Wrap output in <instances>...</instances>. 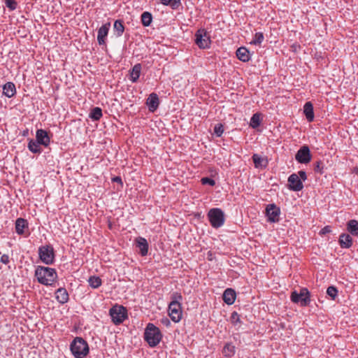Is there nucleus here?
Instances as JSON below:
<instances>
[{"mask_svg": "<svg viewBox=\"0 0 358 358\" xmlns=\"http://www.w3.org/2000/svg\"><path fill=\"white\" fill-rule=\"evenodd\" d=\"M101 117L102 110L99 107L94 108L90 114V117L94 120H99Z\"/></svg>", "mask_w": 358, "mask_h": 358, "instance_id": "7c9ffc66", "label": "nucleus"}, {"mask_svg": "<svg viewBox=\"0 0 358 358\" xmlns=\"http://www.w3.org/2000/svg\"><path fill=\"white\" fill-rule=\"evenodd\" d=\"M113 182H118V183H120L122 185V179L119 176H116V177H114L113 178Z\"/></svg>", "mask_w": 358, "mask_h": 358, "instance_id": "49530a36", "label": "nucleus"}, {"mask_svg": "<svg viewBox=\"0 0 358 358\" xmlns=\"http://www.w3.org/2000/svg\"><path fill=\"white\" fill-rule=\"evenodd\" d=\"M347 230L352 236H358V221L356 220H350L347 223Z\"/></svg>", "mask_w": 358, "mask_h": 358, "instance_id": "a878e982", "label": "nucleus"}, {"mask_svg": "<svg viewBox=\"0 0 358 358\" xmlns=\"http://www.w3.org/2000/svg\"><path fill=\"white\" fill-rule=\"evenodd\" d=\"M136 247L140 250V254L145 256L148 252V243L147 240L143 237H138L136 239Z\"/></svg>", "mask_w": 358, "mask_h": 358, "instance_id": "dca6fc26", "label": "nucleus"}, {"mask_svg": "<svg viewBox=\"0 0 358 358\" xmlns=\"http://www.w3.org/2000/svg\"><path fill=\"white\" fill-rule=\"evenodd\" d=\"M112 322L115 325L122 324L127 318V310L122 305H115L109 310Z\"/></svg>", "mask_w": 358, "mask_h": 358, "instance_id": "39448f33", "label": "nucleus"}, {"mask_svg": "<svg viewBox=\"0 0 358 358\" xmlns=\"http://www.w3.org/2000/svg\"><path fill=\"white\" fill-rule=\"evenodd\" d=\"M312 155L310 148L304 145L300 148L295 155V159L300 164H308L311 161Z\"/></svg>", "mask_w": 358, "mask_h": 358, "instance_id": "9d476101", "label": "nucleus"}, {"mask_svg": "<svg viewBox=\"0 0 358 358\" xmlns=\"http://www.w3.org/2000/svg\"><path fill=\"white\" fill-rule=\"evenodd\" d=\"M142 66L141 64H136L134 66L132 69L129 71L130 78L129 80L132 83H136L141 75Z\"/></svg>", "mask_w": 358, "mask_h": 358, "instance_id": "412c9836", "label": "nucleus"}, {"mask_svg": "<svg viewBox=\"0 0 358 358\" xmlns=\"http://www.w3.org/2000/svg\"><path fill=\"white\" fill-rule=\"evenodd\" d=\"M152 17L150 13L144 12L141 15V22L145 27H148L152 22Z\"/></svg>", "mask_w": 358, "mask_h": 358, "instance_id": "c756f323", "label": "nucleus"}, {"mask_svg": "<svg viewBox=\"0 0 358 358\" xmlns=\"http://www.w3.org/2000/svg\"><path fill=\"white\" fill-rule=\"evenodd\" d=\"M291 300L294 303H300L301 306H307L310 301V292L306 288H302L300 293L294 291L292 292Z\"/></svg>", "mask_w": 358, "mask_h": 358, "instance_id": "0eeeda50", "label": "nucleus"}, {"mask_svg": "<svg viewBox=\"0 0 358 358\" xmlns=\"http://www.w3.org/2000/svg\"><path fill=\"white\" fill-rule=\"evenodd\" d=\"M35 276L39 283L45 285H52L57 278L55 268L38 266L35 271Z\"/></svg>", "mask_w": 358, "mask_h": 358, "instance_id": "f257e3e1", "label": "nucleus"}, {"mask_svg": "<svg viewBox=\"0 0 358 358\" xmlns=\"http://www.w3.org/2000/svg\"><path fill=\"white\" fill-rule=\"evenodd\" d=\"M260 122H261L260 115L259 113H255L251 117L250 125L252 128H257L259 126Z\"/></svg>", "mask_w": 358, "mask_h": 358, "instance_id": "473e14b6", "label": "nucleus"}, {"mask_svg": "<svg viewBox=\"0 0 358 358\" xmlns=\"http://www.w3.org/2000/svg\"><path fill=\"white\" fill-rule=\"evenodd\" d=\"M280 208L274 203H270V222H278L280 220Z\"/></svg>", "mask_w": 358, "mask_h": 358, "instance_id": "f3484780", "label": "nucleus"}, {"mask_svg": "<svg viewBox=\"0 0 358 358\" xmlns=\"http://www.w3.org/2000/svg\"><path fill=\"white\" fill-rule=\"evenodd\" d=\"M303 113L308 120V122H311L314 120V111H313V105L311 102L308 101L305 103L303 106Z\"/></svg>", "mask_w": 358, "mask_h": 358, "instance_id": "6ab92c4d", "label": "nucleus"}, {"mask_svg": "<svg viewBox=\"0 0 358 358\" xmlns=\"http://www.w3.org/2000/svg\"><path fill=\"white\" fill-rule=\"evenodd\" d=\"M110 23L108 22L103 24L98 30L97 41L99 45L106 44V37L108 34Z\"/></svg>", "mask_w": 358, "mask_h": 358, "instance_id": "ddd939ff", "label": "nucleus"}, {"mask_svg": "<svg viewBox=\"0 0 358 358\" xmlns=\"http://www.w3.org/2000/svg\"><path fill=\"white\" fill-rule=\"evenodd\" d=\"M56 299L60 303H65L69 300V294L65 288H59L56 292Z\"/></svg>", "mask_w": 358, "mask_h": 358, "instance_id": "4be33fe9", "label": "nucleus"}, {"mask_svg": "<svg viewBox=\"0 0 358 358\" xmlns=\"http://www.w3.org/2000/svg\"><path fill=\"white\" fill-rule=\"evenodd\" d=\"M27 227V222L23 218H17L15 222L16 233L22 235L24 234V229Z\"/></svg>", "mask_w": 358, "mask_h": 358, "instance_id": "393cba45", "label": "nucleus"}, {"mask_svg": "<svg viewBox=\"0 0 358 358\" xmlns=\"http://www.w3.org/2000/svg\"><path fill=\"white\" fill-rule=\"evenodd\" d=\"M164 5H169L173 9H177L180 5V0H161Z\"/></svg>", "mask_w": 358, "mask_h": 358, "instance_id": "f704fd0d", "label": "nucleus"}, {"mask_svg": "<svg viewBox=\"0 0 358 358\" xmlns=\"http://www.w3.org/2000/svg\"><path fill=\"white\" fill-rule=\"evenodd\" d=\"M201 182L203 185H209L210 186H214L215 185V180L208 177L201 178Z\"/></svg>", "mask_w": 358, "mask_h": 358, "instance_id": "a19ab883", "label": "nucleus"}, {"mask_svg": "<svg viewBox=\"0 0 358 358\" xmlns=\"http://www.w3.org/2000/svg\"><path fill=\"white\" fill-rule=\"evenodd\" d=\"M231 322L234 324L240 322L239 315L236 312H233L231 315Z\"/></svg>", "mask_w": 358, "mask_h": 358, "instance_id": "79ce46f5", "label": "nucleus"}, {"mask_svg": "<svg viewBox=\"0 0 358 358\" xmlns=\"http://www.w3.org/2000/svg\"><path fill=\"white\" fill-rule=\"evenodd\" d=\"M222 353L225 357H232L235 354V346L231 343H227L223 348Z\"/></svg>", "mask_w": 358, "mask_h": 358, "instance_id": "c85d7f7f", "label": "nucleus"}, {"mask_svg": "<svg viewBox=\"0 0 358 358\" xmlns=\"http://www.w3.org/2000/svg\"><path fill=\"white\" fill-rule=\"evenodd\" d=\"M171 301L170 303H180L182 296L179 292H173L171 296Z\"/></svg>", "mask_w": 358, "mask_h": 358, "instance_id": "e433bc0d", "label": "nucleus"}, {"mask_svg": "<svg viewBox=\"0 0 358 358\" xmlns=\"http://www.w3.org/2000/svg\"><path fill=\"white\" fill-rule=\"evenodd\" d=\"M208 218L211 226L216 229L222 227L225 220L224 212L218 208H211L208 213Z\"/></svg>", "mask_w": 358, "mask_h": 358, "instance_id": "423d86ee", "label": "nucleus"}, {"mask_svg": "<svg viewBox=\"0 0 358 358\" xmlns=\"http://www.w3.org/2000/svg\"><path fill=\"white\" fill-rule=\"evenodd\" d=\"M113 29L117 36H122L124 31L123 22L120 20H115L114 22Z\"/></svg>", "mask_w": 358, "mask_h": 358, "instance_id": "cd10ccee", "label": "nucleus"}, {"mask_svg": "<svg viewBox=\"0 0 358 358\" xmlns=\"http://www.w3.org/2000/svg\"><path fill=\"white\" fill-rule=\"evenodd\" d=\"M264 39V35L262 32L256 33L255 36V39L252 41V43L254 44H260Z\"/></svg>", "mask_w": 358, "mask_h": 358, "instance_id": "58836bf2", "label": "nucleus"}, {"mask_svg": "<svg viewBox=\"0 0 358 358\" xmlns=\"http://www.w3.org/2000/svg\"><path fill=\"white\" fill-rule=\"evenodd\" d=\"M1 262L5 264H8L9 262V257L7 255H3L1 257Z\"/></svg>", "mask_w": 358, "mask_h": 358, "instance_id": "37998d69", "label": "nucleus"}, {"mask_svg": "<svg viewBox=\"0 0 358 358\" xmlns=\"http://www.w3.org/2000/svg\"><path fill=\"white\" fill-rule=\"evenodd\" d=\"M268 213H269L268 204H267V205H266L265 209H264V213H265L266 217H267V220H268Z\"/></svg>", "mask_w": 358, "mask_h": 358, "instance_id": "de8ad7c7", "label": "nucleus"}, {"mask_svg": "<svg viewBox=\"0 0 358 358\" xmlns=\"http://www.w3.org/2000/svg\"><path fill=\"white\" fill-rule=\"evenodd\" d=\"M36 141L41 145L48 147L50 144V138L45 130L40 129L36 131Z\"/></svg>", "mask_w": 358, "mask_h": 358, "instance_id": "f8f14e48", "label": "nucleus"}, {"mask_svg": "<svg viewBox=\"0 0 358 358\" xmlns=\"http://www.w3.org/2000/svg\"><path fill=\"white\" fill-rule=\"evenodd\" d=\"M252 160L255 164V166L257 169L266 168L268 163L266 157H262L257 154H254L252 155Z\"/></svg>", "mask_w": 358, "mask_h": 358, "instance_id": "a211bd4d", "label": "nucleus"}, {"mask_svg": "<svg viewBox=\"0 0 358 358\" xmlns=\"http://www.w3.org/2000/svg\"><path fill=\"white\" fill-rule=\"evenodd\" d=\"M38 255L41 260L46 264H52L55 259L54 250L51 246L39 248Z\"/></svg>", "mask_w": 358, "mask_h": 358, "instance_id": "6e6552de", "label": "nucleus"}, {"mask_svg": "<svg viewBox=\"0 0 358 358\" xmlns=\"http://www.w3.org/2000/svg\"><path fill=\"white\" fill-rule=\"evenodd\" d=\"M195 43L202 49L209 48L210 43V36L204 29H199L195 34Z\"/></svg>", "mask_w": 358, "mask_h": 358, "instance_id": "1a4fd4ad", "label": "nucleus"}, {"mask_svg": "<svg viewBox=\"0 0 358 358\" xmlns=\"http://www.w3.org/2000/svg\"><path fill=\"white\" fill-rule=\"evenodd\" d=\"M169 315L174 322H178L182 318L181 303H170L169 305Z\"/></svg>", "mask_w": 358, "mask_h": 358, "instance_id": "9b49d317", "label": "nucleus"}, {"mask_svg": "<svg viewBox=\"0 0 358 358\" xmlns=\"http://www.w3.org/2000/svg\"><path fill=\"white\" fill-rule=\"evenodd\" d=\"M162 338V333L158 327L152 323H149L144 333V338L150 347L157 346Z\"/></svg>", "mask_w": 358, "mask_h": 358, "instance_id": "7ed1b4c3", "label": "nucleus"}, {"mask_svg": "<svg viewBox=\"0 0 358 358\" xmlns=\"http://www.w3.org/2000/svg\"><path fill=\"white\" fill-rule=\"evenodd\" d=\"M236 56L238 59L242 62H248L250 60V53L248 50L245 47H241L236 50Z\"/></svg>", "mask_w": 358, "mask_h": 358, "instance_id": "b1692460", "label": "nucleus"}, {"mask_svg": "<svg viewBox=\"0 0 358 358\" xmlns=\"http://www.w3.org/2000/svg\"><path fill=\"white\" fill-rule=\"evenodd\" d=\"M339 245L342 248H350L352 245L353 240L348 234H341L339 236Z\"/></svg>", "mask_w": 358, "mask_h": 358, "instance_id": "2eb2a0df", "label": "nucleus"}, {"mask_svg": "<svg viewBox=\"0 0 358 358\" xmlns=\"http://www.w3.org/2000/svg\"><path fill=\"white\" fill-rule=\"evenodd\" d=\"M331 231V227L329 226H326L321 230V234H326L330 233Z\"/></svg>", "mask_w": 358, "mask_h": 358, "instance_id": "c03bdc74", "label": "nucleus"}, {"mask_svg": "<svg viewBox=\"0 0 358 358\" xmlns=\"http://www.w3.org/2000/svg\"><path fill=\"white\" fill-rule=\"evenodd\" d=\"M88 282L92 288H98L101 285V280L98 276H91Z\"/></svg>", "mask_w": 358, "mask_h": 358, "instance_id": "2f4dec72", "label": "nucleus"}, {"mask_svg": "<svg viewBox=\"0 0 358 358\" xmlns=\"http://www.w3.org/2000/svg\"><path fill=\"white\" fill-rule=\"evenodd\" d=\"M5 3L10 10H14L17 8V2L15 0H5Z\"/></svg>", "mask_w": 358, "mask_h": 358, "instance_id": "ea45409f", "label": "nucleus"}, {"mask_svg": "<svg viewBox=\"0 0 358 358\" xmlns=\"http://www.w3.org/2000/svg\"><path fill=\"white\" fill-rule=\"evenodd\" d=\"M357 358H358V357H357Z\"/></svg>", "mask_w": 358, "mask_h": 358, "instance_id": "09e8293b", "label": "nucleus"}, {"mask_svg": "<svg viewBox=\"0 0 358 358\" xmlns=\"http://www.w3.org/2000/svg\"><path fill=\"white\" fill-rule=\"evenodd\" d=\"M327 294L331 298V299H335L338 294V289L334 286H329L327 288Z\"/></svg>", "mask_w": 358, "mask_h": 358, "instance_id": "c9c22d12", "label": "nucleus"}, {"mask_svg": "<svg viewBox=\"0 0 358 358\" xmlns=\"http://www.w3.org/2000/svg\"><path fill=\"white\" fill-rule=\"evenodd\" d=\"M146 104L150 112L155 111L157 109L159 104V101L157 94L155 93L150 94L148 98L147 99Z\"/></svg>", "mask_w": 358, "mask_h": 358, "instance_id": "4468645a", "label": "nucleus"}, {"mask_svg": "<svg viewBox=\"0 0 358 358\" xmlns=\"http://www.w3.org/2000/svg\"><path fill=\"white\" fill-rule=\"evenodd\" d=\"M40 145L41 144L36 141L31 139L28 143V148L31 152L34 154H40L42 152Z\"/></svg>", "mask_w": 358, "mask_h": 358, "instance_id": "bb28decb", "label": "nucleus"}, {"mask_svg": "<svg viewBox=\"0 0 358 358\" xmlns=\"http://www.w3.org/2000/svg\"><path fill=\"white\" fill-rule=\"evenodd\" d=\"M70 350L75 358H84L90 351L89 345L81 337H76L70 345Z\"/></svg>", "mask_w": 358, "mask_h": 358, "instance_id": "f03ea898", "label": "nucleus"}, {"mask_svg": "<svg viewBox=\"0 0 358 358\" xmlns=\"http://www.w3.org/2000/svg\"><path fill=\"white\" fill-rule=\"evenodd\" d=\"M236 299V292L230 288L227 289L223 294V300L228 304L231 305L234 303Z\"/></svg>", "mask_w": 358, "mask_h": 358, "instance_id": "aec40b11", "label": "nucleus"}, {"mask_svg": "<svg viewBox=\"0 0 358 358\" xmlns=\"http://www.w3.org/2000/svg\"><path fill=\"white\" fill-rule=\"evenodd\" d=\"M224 132V127L222 124H217L215 127H214V133L215 134L220 137L222 135Z\"/></svg>", "mask_w": 358, "mask_h": 358, "instance_id": "4c0bfd02", "label": "nucleus"}, {"mask_svg": "<svg viewBox=\"0 0 358 358\" xmlns=\"http://www.w3.org/2000/svg\"><path fill=\"white\" fill-rule=\"evenodd\" d=\"M307 180V174L304 171H299L297 173L291 174L287 179V187L289 190L299 192L303 189V181Z\"/></svg>", "mask_w": 358, "mask_h": 358, "instance_id": "20e7f679", "label": "nucleus"}, {"mask_svg": "<svg viewBox=\"0 0 358 358\" xmlns=\"http://www.w3.org/2000/svg\"><path fill=\"white\" fill-rule=\"evenodd\" d=\"M324 166L320 160L315 162L313 170L315 173L322 175L324 173Z\"/></svg>", "mask_w": 358, "mask_h": 358, "instance_id": "72a5a7b5", "label": "nucleus"}, {"mask_svg": "<svg viewBox=\"0 0 358 358\" xmlns=\"http://www.w3.org/2000/svg\"><path fill=\"white\" fill-rule=\"evenodd\" d=\"M161 322L162 324H164V325H166V326H169V324H170V321H169V320L168 318H162L161 320Z\"/></svg>", "mask_w": 358, "mask_h": 358, "instance_id": "a18cd8bd", "label": "nucleus"}, {"mask_svg": "<svg viewBox=\"0 0 358 358\" xmlns=\"http://www.w3.org/2000/svg\"><path fill=\"white\" fill-rule=\"evenodd\" d=\"M3 93L8 98L13 96L16 93L15 85L10 82L6 83L3 87Z\"/></svg>", "mask_w": 358, "mask_h": 358, "instance_id": "5701e85b", "label": "nucleus"}]
</instances>
